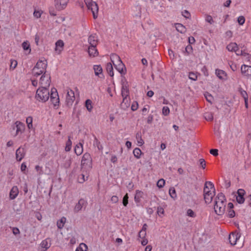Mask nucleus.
<instances>
[{"label": "nucleus", "instance_id": "obj_1", "mask_svg": "<svg viewBox=\"0 0 251 251\" xmlns=\"http://www.w3.org/2000/svg\"><path fill=\"white\" fill-rule=\"evenodd\" d=\"M215 194L214 185L210 181H206L203 189L204 200L205 203H210Z\"/></svg>", "mask_w": 251, "mask_h": 251}, {"label": "nucleus", "instance_id": "obj_2", "mask_svg": "<svg viewBox=\"0 0 251 251\" xmlns=\"http://www.w3.org/2000/svg\"><path fill=\"white\" fill-rule=\"evenodd\" d=\"M110 58L115 69L121 74L122 76L125 75L126 72V68L119 56L116 54H113Z\"/></svg>", "mask_w": 251, "mask_h": 251}, {"label": "nucleus", "instance_id": "obj_3", "mask_svg": "<svg viewBox=\"0 0 251 251\" xmlns=\"http://www.w3.org/2000/svg\"><path fill=\"white\" fill-rule=\"evenodd\" d=\"M49 87H41L38 88L36 93L35 99L43 102L47 101L50 98Z\"/></svg>", "mask_w": 251, "mask_h": 251}, {"label": "nucleus", "instance_id": "obj_4", "mask_svg": "<svg viewBox=\"0 0 251 251\" xmlns=\"http://www.w3.org/2000/svg\"><path fill=\"white\" fill-rule=\"evenodd\" d=\"M226 202L220 201H215L214 210L215 213L218 215H222L224 214L226 209Z\"/></svg>", "mask_w": 251, "mask_h": 251}, {"label": "nucleus", "instance_id": "obj_5", "mask_svg": "<svg viewBox=\"0 0 251 251\" xmlns=\"http://www.w3.org/2000/svg\"><path fill=\"white\" fill-rule=\"evenodd\" d=\"M92 159L89 153H85L83 154L81 161V166L82 167H91Z\"/></svg>", "mask_w": 251, "mask_h": 251}, {"label": "nucleus", "instance_id": "obj_6", "mask_svg": "<svg viewBox=\"0 0 251 251\" xmlns=\"http://www.w3.org/2000/svg\"><path fill=\"white\" fill-rule=\"evenodd\" d=\"M50 76L47 75L46 72L42 75L40 79V84L42 87H49L50 84Z\"/></svg>", "mask_w": 251, "mask_h": 251}, {"label": "nucleus", "instance_id": "obj_7", "mask_svg": "<svg viewBox=\"0 0 251 251\" xmlns=\"http://www.w3.org/2000/svg\"><path fill=\"white\" fill-rule=\"evenodd\" d=\"M69 1V0H54V6L57 10L61 11L66 7Z\"/></svg>", "mask_w": 251, "mask_h": 251}, {"label": "nucleus", "instance_id": "obj_8", "mask_svg": "<svg viewBox=\"0 0 251 251\" xmlns=\"http://www.w3.org/2000/svg\"><path fill=\"white\" fill-rule=\"evenodd\" d=\"M87 7L88 9H90L91 10L93 13V18L96 19L98 17V13L99 11L98 4L96 2L93 1Z\"/></svg>", "mask_w": 251, "mask_h": 251}, {"label": "nucleus", "instance_id": "obj_9", "mask_svg": "<svg viewBox=\"0 0 251 251\" xmlns=\"http://www.w3.org/2000/svg\"><path fill=\"white\" fill-rule=\"evenodd\" d=\"M122 96L128 97L129 92L128 88L127 82L126 81L125 77L122 79Z\"/></svg>", "mask_w": 251, "mask_h": 251}, {"label": "nucleus", "instance_id": "obj_10", "mask_svg": "<svg viewBox=\"0 0 251 251\" xmlns=\"http://www.w3.org/2000/svg\"><path fill=\"white\" fill-rule=\"evenodd\" d=\"M26 150L24 147H19L16 151V158L17 161H21L24 158Z\"/></svg>", "mask_w": 251, "mask_h": 251}, {"label": "nucleus", "instance_id": "obj_11", "mask_svg": "<svg viewBox=\"0 0 251 251\" xmlns=\"http://www.w3.org/2000/svg\"><path fill=\"white\" fill-rule=\"evenodd\" d=\"M12 128L13 130H16V135L19 133H22L25 130V126L24 124L19 121H17L13 126Z\"/></svg>", "mask_w": 251, "mask_h": 251}, {"label": "nucleus", "instance_id": "obj_12", "mask_svg": "<svg viewBox=\"0 0 251 251\" xmlns=\"http://www.w3.org/2000/svg\"><path fill=\"white\" fill-rule=\"evenodd\" d=\"M246 192L243 189L238 190L236 196V201L239 204H243L245 201L244 195Z\"/></svg>", "mask_w": 251, "mask_h": 251}, {"label": "nucleus", "instance_id": "obj_13", "mask_svg": "<svg viewBox=\"0 0 251 251\" xmlns=\"http://www.w3.org/2000/svg\"><path fill=\"white\" fill-rule=\"evenodd\" d=\"M87 202L83 199H80L78 202L76 204L74 208V212L75 213L78 212L82 209L83 206L86 207Z\"/></svg>", "mask_w": 251, "mask_h": 251}, {"label": "nucleus", "instance_id": "obj_14", "mask_svg": "<svg viewBox=\"0 0 251 251\" xmlns=\"http://www.w3.org/2000/svg\"><path fill=\"white\" fill-rule=\"evenodd\" d=\"M75 100L74 92L72 90L68 91L66 96V103L67 105H72Z\"/></svg>", "mask_w": 251, "mask_h": 251}, {"label": "nucleus", "instance_id": "obj_15", "mask_svg": "<svg viewBox=\"0 0 251 251\" xmlns=\"http://www.w3.org/2000/svg\"><path fill=\"white\" fill-rule=\"evenodd\" d=\"M240 237V235L238 233H232L230 234L228 237V240L230 244L232 246L235 245Z\"/></svg>", "mask_w": 251, "mask_h": 251}, {"label": "nucleus", "instance_id": "obj_16", "mask_svg": "<svg viewBox=\"0 0 251 251\" xmlns=\"http://www.w3.org/2000/svg\"><path fill=\"white\" fill-rule=\"evenodd\" d=\"M241 73L244 76L247 77H251V66L246 65H243L242 66Z\"/></svg>", "mask_w": 251, "mask_h": 251}, {"label": "nucleus", "instance_id": "obj_17", "mask_svg": "<svg viewBox=\"0 0 251 251\" xmlns=\"http://www.w3.org/2000/svg\"><path fill=\"white\" fill-rule=\"evenodd\" d=\"M98 42V37L96 34H92L89 36L88 42L90 46H97Z\"/></svg>", "mask_w": 251, "mask_h": 251}, {"label": "nucleus", "instance_id": "obj_18", "mask_svg": "<svg viewBox=\"0 0 251 251\" xmlns=\"http://www.w3.org/2000/svg\"><path fill=\"white\" fill-rule=\"evenodd\" d=\"M47 67V61H43L41 60L39 61L36 63V65L34 66V70H44V71H46V70Z\"/></svg>", "mask_w": 251, "mask_h": 251}, {"label": "nucleus", "instance_id": "obj_19", "mask_svg": "<svg viewBox=\"0 0 251 251\" xmlns=\"http://www.w3.org/2000/svg\"><path fill=\"white\" fill-rule=\"evenodd\" d=\"M19 194V189L17 186H13L10 190L9 197L11 200L15 199Z\"/></svg>", "mask_w": 251, "mask_h": 251}, {"label": "nucleus", "instance_id": "obj_20", "mask_svg": "<svg viewBox=\"0 0 251 251\" xmlns=\"http://www.w3.org/2000/svg\"><path fill=\"white\" fill-rule=\"evenodd\" d=\"M93 69L96 75L99 76L100 78L103 77V75L102 74V69L100 65H94Z\"/></svg>", "mask_w": 251, "mask_h": 251}, {"label": "nucleus", "instance_id": "obj_21", "mask_svg": "<svg viewBox=\"0 0 251 251\" xmlns=\"http://www.w3.org/2000/svg\"><path fill=\"white\" fill-rule=\"evenodd\" d=\"M97 46H90L88 48V53L90 56L95 57L98 55L99 52L96 49Z\"/></svg>", "mask_w": 251, "mask_h": 251}, {"label": "nucleus", "instance_id": "obj_22", "mask_svg": "<svg viewBox=\"0 0 251 251\" xmlns=\"http://www.w3.org/2000/svg\"><path fill=\"white\" fill-rule=\"evenodd\" d=\"M123 99L122 102L121 103V108L126 110L130 106V102L127 99V97L122 96Z\"/></svg>", "mask_w": 251, "mask_h": 251}, {"label": "nucleus", "instance_id": "obj_23", "mask_svg": "<svg viewBox=\"0 0 251 251\" xmlns=\"http://www.w3.org/2000/svg\"><path fill=\"white\" fill-rule=\"evenodd\" d=\"M64 45V42L62 40H58L55 43V50L58 51V53H60L63 49Z\"/></svg>", "mask_w": 251, "mask_h": 251}, {"label": "nucleus", "instance_id": "obj_24", "mask_svg": "<svg viewBox=\"0 0 251 251\" xmlns=\"http://www.w3.org/2000/svg\"><path fill=\"white\" fill-rule=\"evenodd\" d=\"M226 49L229 51L236 52L238 50V47L236 43H231L226 46Z\"/></svg>", "mask_w": 251, "mask_h": 251}, {"label": "nucleus", "instance_id": "obj_25", "mask_svg": "<svg viewBox=\"0 0 251 251\" xmlns=\"http://www.w3.org/2000/svg\"><path fill=\"white\" fill-rule=\"evenodd\" d=\"M143 193L140 190H136L134 197V200L136 203H139L141 201V198L143 196Z\"/></svg>", "mask_w": 251, "mask_h": 251}, {"label": "nucleus", "instance_id": "obj_26", "mask_svg": "<svg viewBox=\"0 0 251 251\" xmlns=\"http://www.w3.org/2000/svg\"><path fill=\"white\" fill-rule=\"evenodd\" d=\"M106 70L110 76H113L114 72L112 65L111 63H107L106 65Z\"/></svg>", "mask_w": 251, "mask_h": 251}, {"label": "nucleus", "instance_id": "obj_27", "mask_svg": "<svg viewBox=\"0 0 251 251\" xmlns=\"http://www.w3.org/2000/svg\"><path fill=\"white\" fill-rule=\"evenodd\" d=\"M136 139L137 141L138 146H142L144 144V142L143 139L142 138L141 133L140 132H138L136 133Z\"/></svg>", "mask_w": 251, "mask_h": 251}, {"label": "nucleus", "instance_id": "obj_28", "mask_svg": "<svg viewBox=\"0 0 251 251\" xmlns=\"http://www.w3.org/2000/svg\"><path fill=\"white\" fill-rule=\"evenodd\" d=\"M83 151L82 145L79 143L76 145L75 148V152L77 155H80Z\"/></svg>", "mask_w": 251, "mask_h": 251}, {"label": "nucleus", "instance_id": "obj_29", "mask_svg": "<svg viewBox=\"0 0 251 251\" xmlns=\"http://www.w3.org/2000/svg\"><path fill=\"white\" fill-rule=\"evenodd\" d=\"M215 201H217L218 202L220 201H221V202H226V199L225 195L222 193H219L215 198Z\"/></svg>", "mask_w": 251, "mask_h": 251}, {"label": "nucleus", "instance_id": "obj_30", "mask_svg": "<svg viewBox=\"0 0 251 251\" xmlns=\"http://www.w3.org/2000/svg\"><path fill=\"white\" fill-rule=\"evenodd\" d=\"M66 222V218L64 217H62L57 222V226L59 229H62Z\"/></svg>", "mask_w": 251, "mask_h": 251}, {"label": "nucleus", "instance_id": "obj_31", "mask_svg": "<svg viewBox=\"0 0 251 251\" xmlns=\"http://www.w3.org/2000/svg\"><path fill=\"white\" fill-rule=\"evenodd\" d=\"M176 29L181 33H184L186 31L185 27L181 24H176Z\"/></svg>", "mask_w": 251, "mask_h": 251}, {"label": "nucleus", "instance_id": "obj_32", "mask_svg": "<svg viewBox=\"0 0 251 251\" xmlns=\"http://www.w3.org/2000/svg\"><path fill=\"white\" fill-rule=\"evenodd\" d=\"M22 46L23 48V49L25 50H28V53H30L31 52V48H30V45L28 41H24L22 44Z\"/></svg>", "mask_w": 251, "mask_h": 251}, {"label": "nucleus", "instance_id": "obj_33", "mask_svg": "<svg viewBox=\"0 0 251 251\" xmlns=\"http://www.w3.org/2000/svg\"><path fill=\"white\" fill-rule=\"evenodd\" d=\"M216 75L220 78V79H223V76L226 75V73L225 71L219 70V69H216Z\"/></svg>", "mask_w": 251, "mask_h": 251}, {"label": "nucleus", "instance_id": "obj_34", "mask_svg": "<svg viewBox=\"0 0 251 251\" xmlns=\"http://www.w3.org/2000/svg\"><path fill=\"white\" fill-rule=\"evenodd\" d=\"M133 153L136 158L139 159L141 157L142 151L139 148H136L133 150Z\"/></svg>", "mask_w": 251, "mask_h": 251}, {"label": "nucleus", "instance_id": "obj_35", "mask_svg": "<svg viewBox=\"0 0 251 251\" xmlns=\"http://www.w3.org/2000/svg\"><path fill=\"white\" fill-rule=\"evenodd\" d=\"M40 245H41V247H42V248H43L45 249L44 250V251H46L48 249H49L50 247V244L48 243L47 240H43L41 242Z\"/></svg>", "mask_w": 251, "mask_h": 251}, {"label": "nucleus", "instance_id": "obj_36", "mask_svg": "<svg viewBox=\"0 0 251 251\" xmlns=\"http://www.w3.org/2000/svg\"><path fill=\"white\" fill-rule=\"evenodd\" d=\"M44 72L46 73V71H44V70H34V67L32 69V74L34 75V76L37 77L39 75H40L41 74H43Z\"/></svg>", "mask_w": 251, "mask_h": 251}, {"label": "nucleus", "instance_id": "obj_37", "mask_svg": "<svg viewBox=\"0 0 251 251\" xmlns=\"http://www.w3.org/2000/svg\"><path fill=\"white\" fill-rule=\"evenodd\" d=\"M50 99H53L55 97H59L57 90L55 88H52L50 91Z\"/></svg>", "mask_w": 251, "mask_h": 251}, {"label": "nucleus", "instance_id": "obj_38", "mask_svg": "<svg viewBox=\"0 0 251 251\" xmlns=\"http://www.w3.org/2000/svg\"><path fill=\"white\" fill-rule=\"evenodd\" d=\"M92 103V101L89 99H88L85 101V106L89 112H91L93 108Z\"/></svg>", "mask_w": 251, "mask_h": 251}, {"label": "nucleus", "instance_id": "obj_39", "mask_svg": "<svg viewBox=\"0 0 251 251\" xmlns=\"http://www.w3.org/2000/svg\"><path fill=\"white\" fill-rule=\"evenodd\" d=\"M72 147V141L70 139V137H68V140L66 142V147H65V151H69L71 150Z\"/></svg>", "mask_w": 251, "mask_h": 251}, {"label": "nucleus", "instance_id": "obj_40", "mask_svg": "<svg viewBox=\"0 0 251 251\" xmlns=\"http://www.w3.org/2000/svg\"><path fill=\"white\" fill-rule=\"evenodd\" d=\"M238 91L244 99H246V98H248L246 91L244 90L241 87L238 88Z\"/></svg>", "mask_w": 251, "mask_h": 251}, {"label": "nucleus", "instance_id": "obj_41", "mask_svg": "<svg viewBox=\"0 0 251 251\" xmlns=\"http://www.w3.org/2000/svg\"><path fill=\"white\" fill-rule=\"evenodd\" d=\"M205 119L207 121H212L213 119V114L211 112H207L204 114Z\"/></svg>", "mask_w": 251, "mask_h": 251}, {"label": "nucleus", "instance_id": "obj_42", "mask_svg": "<svg viewBox=\"0 0 251 251\" xmlns=\"http://www.w3.org/2000/svg\"><path fill=\"white\" fill-rule=\"evenodd\" d=\"M27 126L29 129L32 128V118L30 116L28 117L26 119Z\"/></svg>", "mask_w": 251, "mask_h": 251}, {"label": "nucleus", "instance_id": "obj_43", "mask_svg": "<svg viewBox=\"0 0 251 251\" xmlns=\"http://www.w3.org/2000/svg\"><path fill=\"white\" fill-rule=\"evenodd\" d=\"M165 184V181L164 179L161 178L159 179L157 182V186L158 187L161 188L163 187Z\"/></svg>", "mask_w": 251, "mask_h": 251}, {"label": "nucleus", "instance_id": "obj_44", "mask_svg": "<svg viewBox=\"0 0 251 251\" xmlns=\"http://www.w3.org/2000/svg\"><path fill=\"white\" fill-rule=\"evenodd\" d=\"M169 194L170 196L172 198H175L176 197V190L174 188H171L169 190Z\"/></svg>", "mask_w": 251, "mask_h": 251}, {"label": "nucleus", "instance_id": "obj_45", "mask_svg": "<svg viewBox=\"0 0 251 251\" xmlns=\"http://www.w3.org/2000/svg\"><path fill=\"white\" fill-rule=\"evenodd\" d=\"M72 163L71 158L69 157L64 163V166L66 168H68L70 167Z\"/></svg>", "mask_w": 251, "mask_h": 251}, {"label": "nucleus", "instance_id": "obj_46", "mask_svg": "<svg viewBox=\"0 0 251 251\" xmlns=\"http://www.w3.org/2000/svg\"><path fill=\"white\" fill-rule=\"evenodd\" d=\"M235 216V212L233 209L227 210V216L229 218H233Z\"/></svg>", "mask_w": 251, "mask_h": 251}, {"label": "nucleus", "instance_id": "obj_47", "mask_svg": "<svg viewBox=\"0 0 251 251\" xmlns=\"http://www.w3.org/2000/svg\"><path fill=\"white\" fill-rule=\"evenodd\" d=\"M50 101L54 105V106H56L59 103V97H55L53 99H50Z\"/></svg>", "mask_w": 251, "mask_h": 251}, {"label": "nucleus", "instance_id": "obj_48", "mask_svg": "<svg viewBox=\"0 0 251 251\" xmlns=\"http://www.w3.org/2000/svg\"><path fill=\"white\" fill-rule=\"evenodd\" d=\"M128 194L126 193L124 196L123 199V204L125 206H126L128 203Z\"/></svg>", "mask_w": 251, "mask_h": 251}, {"label": "nucleus", "instance_id": "obj_49", "mask_svg": "<svg viewBox=\"0 0 251 251\" xmlns=\"http://www.w3.org/2000/svg\"><path fill=\"white\" fill-rule=\"evenodd\" d=\"M170 113V109L168 107L164 106L162 109V113L165 116H167Z\"/></svg>", "mask_w": 251, "mask_h": 251}, {"label": "nucleus", "instance_id": "obj_50", "mask_svg": "<svg viewBox=\"0 0 251 251\" xmlns=\"http://www.w3.org/2000/svg\"><path fill=\"white\" fill-rule=\"evenodd\" d=\"M237 21L240 25H243L245 23V19L244 16H241L238 18Z\"/></svg>", "mask_w": 251, "mask_h": 251}, {"label": "nucleus", "instance_id": "obj_51", "mask_svg": "<svg viewBox=\"0 0 251 251\" xmlns=\"http://www.w3.org/2000/svg\"><path fill=\"white\" fill-rule=\"evenodd\" d=\"M187 215L191 217H195L196 216V215L194 213V212L191 209H189L187 211Z\"/></svg>", "mask_w": 251, "mask_h": 251}, {"label": "nucleus", "instance_id": "obj_52", "mask_svg": "<svg viewBox=\"0 0 251 251\" xmlns=\"http://www.w3.org/2000/svg\"><path fill=\"white\" fill-rule=\"evenodd\" d=\"M189 78L193 80H196L197 79V75L195 73L190 72L189 74Z\"/></svg>", "mask_w": 251, "mask_h": 251}, {"label": "nucleus", "instance_id": "obj_53", "mask_svg": "<svg viewBox=\"0 0 251 251\" xmlns=\"http://www.w3.org/2000/svg\"><path fill=\"white\" fill-rule=\"evenodd\" d=\"M205 21L210 23V24H212L214 23V21L212 16L210 15H207L205 18Z\"/></svg>", "mask_w": 251, "mask_h": 251}, {"label": "nucleus", "instance_id": "obj_54", "mask_svg": "<svg viewBox=\"0 0 251 251\" xmlns=\"http://www.w3.org/2000/svg\"><path fill=\"white\" fill-rule=\"evenodd\" d=\"M138 107V103L137 101H134L131 105V109L132 111H135Z\"/></svg>", "mask_w": 251, "mask_h": 251}, {"label": "nucleus", "instance_id": "obj_55", "mask_svg": "<svg viewBox=\"0 0 251 251\" xmlns=\"http://www.w3.org/2000/svg\"><path fill=\"white\" fill-rule=\"evenodd\" d=\"M200 164L202 167V169H204L205 168V161L204 159L201 158L199 160Z\"/></svg>", "mask_w": 251, "mask_h": 251}, {"label": "nucleus", "instance_id": "obj_56", "mask_svg": "<svg viewBox=\"0 0 251 251\" xmlns=\"http://www.w3.org/2000/svg\"><path fill=\"white\" fill-rule=\"evenodd\" d=\"M205 98H206V100H207L208 102H210V103H212V100H213V97H212V96H211V95L209 94H205Z\"/></svg>", "mask_w": 251, "mask_h": 251}, {"label": "nucleus", "instance_id": "obj_57", "mask_svg": "<svg viewBox=\"0 0 251 251\" xmlns=\"http://www.w3.org/2000/svg\"><path fill=\"white\" fill-rule=\"evenodd\" d=\"M210 153L214 156H217L218 155V150L217 149H211Z\"/></svg>", "mask_w": 251, "mask_h": 251}, {"label": "nucleus", "instance_id": "obj_58", "mask_svg": "<svg viewBox=\"0 0 251 251\" xmlns=\"http://www.w3.org/2000/svg\"><path fill=\"white\" fill-rule=\"evenodd\" d=\"M192 50H193V48H192V47L189 45L188 46H187L185 48V51L186 52H187V53L189 54L191 52H192Z\"/></svg>", "mask_w": 251, "mask_h": 251}, {"label": "nucleus", "instance_id": "obj_59", "mask_svg": "<svg viewBox=\"0 0 251 251\" xmlns=\"http://www.w3.org/2000/svg\"><path fill=\"white\" fill-rule=\"evenodd\" d=\"M146 235V231L141 230L138 234V236L140 238H144Z\"/></svg>", "mask_w": 251, "mask_h": 251}, {"label": "nucleus", "instance_id": "obj_60", "mask_svg": "<svg viewBox=\"0 0 251 251\" xmlns=\"http://www.w3.org/2000/svg\"><path fill=\"white\" fill-rule=\"evenodd\" d=\"M12 232L15 235H18L20 233V230L18 227H12Z\"/></svg>", "mask_w": 251, "mask_h": 251}, {"label": "nucleus", "instance_id": "obj_61", "mask_svg": "<svg viewBox=\"0 0 251 251\" xmlns=\"http://www.w3.org/2000/svg\"><path fill=\"white\" fill-rule=\"evenodd\" d=\"M182 15L186 18H189V17L190 16V13L187 10H186L182 12Z\"/></svg>", "mask_w": 251, "mask_h": 251}, {"label": "nucleus", "instance_id": "obj_62", "mask_svg": "<svg viewBox=\"0 0 251 251\" xmlns=\"http://www.w3.org/2000/svg\"><path fill=\"white\" fill-rule=\"evenodd\" d=\"M153 119V116L152 115H150L147 118V123L149 124L152 123Z\"/></svg>", "mask_w": 251, "mask_h": 251}, {"label": "nucleus", "instance_id": "obj_63", "mask_svg": "<svg viewBox=\"0 0 251 251\" xmlns=\"http://www.w3.org/2000/svg\"><path fill=\"white\" fill-rule=\"evenodd\" d=\"M111 201L113 203H117L119 201V198L117 196H113L111 198Z\"/></svg>", "mask_w": 251, "mask_h": 251}, {"label": "nucleus", "instance_id": "obj_64", "mask_svg": "<svg viewBox=\"0 0 251 251\" xmlns=\"http://www.w3.org/2000/svg\"><path fill=\"white\" fill-rule=\"evenodd\" d=\"M247 202L248 203V205L251 207V194L249 195L246 198Z\"/></svg>", "mask_w": 251, "mask_h": 251}]
</instances>
